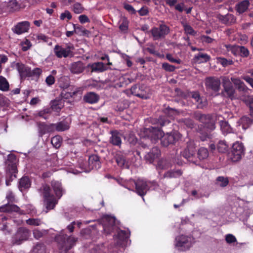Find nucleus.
Listing matches in <instances>:
<instances>
[{"mask_svg": "<svg viewBox=\"0 0 253 253\" xmlns=\"http://www.w3.org/2000/svg\"><path fill=\"white\" fill-rule=\"evenodd\" d=\"M101 222L104 233L107 235L112 231H116L117 235L114 236L115 245L112 247H108L107 244L97 245L93 248L94 253H118L117 250L119 247L123 248L130 235V232L120 230L117 228L115 223V218L108 215H104L101 219Z\"/></svg>", "mask_w": 253, "mask_h": 253, "instance_id": "nucleus-1", "label": "nucleus"}, {"mask_svg": "<svg viewBox=\"0 0 253 253\" xmlns=\"http://www.w3.org/2000/svg\"><path fill=\"white\" fill-rule=\"evenodd\" d=\"M143 131L144 135L143 137L150 138L154 140L161 139L162 144L164 146L174 143L181 137V134L177 131L164 134L161 129L153 127L145 128Z\"/></svg>", "mask_w": 253, "mask_h": 253, "instance_id": "nucleus-2", "label": "nucleus"}, {"mask_svg": "<svg viewBox=\"0 0 253 253\" xmlns=\"http://www.w3.org/2000/svg\"><path fill=\"white\" fill-rule=\"evenodd\" d=\"M194 242V239L192 236L180 235L175 238V246L178 250L185 251L189 249Z\"/></svg>", "mask_w": 253, "mask_h": 253, "instance_id": "nucleus-3", "label": "nucleus"}, {"mask_svg": "<svg viewBox=\"0 0 253 253\" xmlns=\"http://www.w3.org/2000/svg\"><path fill=\"white\" fill-rule=\"evenodd\" d=\"M222 81L223 90L221 92V94L225 97L228 98L231 100L235 99L237 98L235 90L231 82L229 77L223 76L221 77Z\"/></svg>", "mask_w": 253, "mask_h": 253, "instance_id": "nucleus-4", "label": "nucleus"}, {"mask_svg": "<svg viewBox=\"0 0 253 253\" xmlns=\"http://www.w3.org/2000/svg\"><path fill=\"white\" fill-rule=\"evenodd\" d=\"M66 235H59L56 237L55 240L59 244L60 250L67 252L74 246L77 239L74 237H69L66 239Z\"/></svg>", "mask_w": 253, "mask_h": 253, "instance_id": "nucleus-5", "label": "nucleus"}, {"mask_svg": "<svg viewBox=\"0 0 253 253\" xmlns=\"http://www.w3.org/2000/svg\"><path fill=\"white\" fill-rule=\"evenodd\" d=\"M170 30L168 26L164 24H160L158 27H153L150 31L153 40H159L164 39L169 33Z\"/></svg>", "mask_w": 253, "mask_h": 253, "instance_id": "nucleus-6", "label": "nucleus"}, {"mask_svg": "<svg viewBox=\"0 0 253 253\" xmlns=\"http://www.w3.org/2000/svg\"><path fill=\"white\" fill-rule=\"evenodd\" d=\"M43 196L44 197V202L46 205V207L48 210L53 209L57 201L54 198V196L50 193V187L47 185L42 186Z\"/></svg>", "mask_w": 253, "mask_h": 253, "instance_id": "nucleus-7", "label": "nucleus"}, {"mask_svg": "<svg viewBox=\"0 0 253 253\" xmlns=\"http://www.w3.org/2000/svg\"><path fill=\"white\" fill-rule=\"evenodd\" d=\"M245 153L243 144L239 141L234 143L232 145V155L231 159L233 162H237L241 160Z\"/></svg>", "mask_w": 253, "mask_h": 253, "instance_id": "nucleus-8", "label": "nucleus"}, {"mask_svg": "<svg viewBox=\"0 0 253 253\" xmlns=\"http://www.w3.org/2000/svg\"><path fill=\"white\" fill-rule=\"evenodd\" d=\"M221 80L215 77H210L205 79V86L208 90L217 92L220 89Z\"/></svg>", "mask_w": 253, "mask_h": 253, "instance_id": "nucleus-9", "label": "nucleus"}, {"mask_svg": "<svg viewBox=\"0 0 253 253\" xmlns=\"http://www.w3.org/2000/svg\"><path fill=\"white\" fill-rule=\"evenodd\" d=\"M131 182L135 186L136 193L141 196H143L149 190L150 185H152L151 182H147L144 179H138L136 181H132Z\"/></svg>", "mask_w": 253, "mask_h": 253, "instance_id": "nucleus-10", "label": "nucleus"}, {"mask_svg": "<svg viewBox=\"0 0 253 253\" xmlns=\"http://www.w3.org/2000/svg\"><path fill=\"white\" fill-rule=\"evenodd\" d=\"M74 48V46L72 44L67 45L65 48L56 45L54 48V52L58 58H66L72 55Z\"/></svg>", "mask_w": 253, "mask_h": 253, "instance_id": "nucleus-11", "label": "nucleus"}, {"mask_svg": "<svg viewBox=\"0 0 253 253\" xmlns=\"http://www.w3.org/2000/svg\"><path fill=\"white\" fill-rule=\"evenodd\" d=\"M30 235V232L29 230L25 228H20L13 237L12 242L14 244L19 245L22 241L27 240Z\"/></svg>", "mask_w": 253, "mask_h": 253, "instance_id": "nucleus-12", "label": "nucleus"}, {"mask_svg": "<svg viewBox=\"0 0 253 253\" xmlns=\"http://www.w3.org/2000/svg\"><path fill=\"white\" fill-rule=\"evenodd\" d=\"M70 91H63L61 94L63 97L68 99L70 98H75L76 97H81L84 90L83 87L70 86Z\"/></svg>", "mask_w": 253, "mask_h": 253, "instance_id": "nucleus-13", "label": "nucleus"}, {"mask_svg": "<svg viewBox=\"0 0 253 253\" xmlns=\"http://www.w3.org/2000/svg\"><path fill=\"white\" fill-rule=\"evenodd\" d=\"M131 93L142 99H147L150 98L149 89L141 86L138 88L136 85H133L130 89Z\"/></svg>", "mask_w": 253, "mask_h": 253, "instance_id": "nucleus-14", "label": "nucleus"}, {"mask_svg": "<svg viewBox=\"0 0 253 253\" xmlns=\"http://www.w3.org/2000/svg\"><path fill=\"white\" fill-rule=\"evenodd\" d=\"M30 27V23L27 21L18 22L11 29L12 32L17 35H21L28 32Z\"/></svg>", "mask_w": 253, "mask_h": 253, "instance_id": "nucleus-15", "label": "nucleus"}, {"mask_svg": "<svg viewBox=\"0 0 253 253\" xmlns=\"http://www.w3.org/2000/svg\"><path fill=\"white\" fill-rule=\"evenodd\" d=\"M239 207L237 208L238 213L242 217H247L253 212V211L249 209V203L242 200H238Z\"/></svg>", "mask_w": 253, "mask_h": 253, "instance_id": "nucleus-16", "label": "nucleus"}, {"mask_svg": "<svg viewBox=\"0 0 253 253\" xmlns=\"http://www.w3.org/2000/svg\"><path fill=\"white\" fill-rule=\"evenodd\" d=\"M118 165L123 168L128 169L129 168L128 162L126 160L125 157L121 152H117L114 156Z\"/></svg>", "mask_w": 253, "mask_h": 253, "instance_id": "nucleus-17", "label": "nucleus"}, {"mask_svg": "<svg viewBox=\"0 0 253 253\" xmlns=\"http://www.w3.org/2000/svg\"><path fill=\"white\" fill-rule=\"evenodd\" d=\"M38 130L41 136L43 134L54 131L55 130V125L54 124L46 125L45 124H39L38 125Z\"/></svg>", "mask_w": 253, "mask_h": 253, "instance_id": "nucleus-18", "label": "nucleus"}, {"mask_svg": "<svg viewBox=\"0 0 253 253\" xmlns=\"http://www.w3.org/2000/svg\"><path fill=\"white\" fill-rule=\"evenodd\" d=\"M88 67L91 69L92 72H103L109 69L107 65L103 63L98 62L88 65Z\"/></svg>", "mask_w": 253, "mask_h": 253, "instance_id": "nucleus-19", "label": "nucleus"}, {"mask_svg": "<svg viewBox=\"0 0 253 253\" xmlns=\"http://www.w3.org/2000/svg\"><path fill=\"white\" fill-rule=\"evenodd\" d=\"M99 157L95 155L90 156L88 158V169H98L100 168Z\"/></svg>", "mask_w": 253, "mask_h": 253, "instance_id": "nucleus-20", "label": "nucleus"}, {"mask_svg": "<svg viewBox=\"0 0 253 253\" xmlns=\"http://www.w3.org/2000/svg\"><path fill=\"white\" fill-rule=\"evenodd\" d=\"M7 6L10 7V8H14L13 10L14 11L18 10L19 9L18 3L16 1L11 0L8 3L4 1L0 3V13L5 11Z\"/></svg>", "mask_w": 253, "mask_h": 253, "instance_id": "nucleus-21", "label": "nucleus"}, {"mask_svg": "<svg viewBox=\"0 0 253 253\" xmlns=\"http://www.w3.org/2000/svg\"><path fill=\"white\" fill-rule=\"evenodd\" d=\"M220 119H222V117L221 116H218V120H219L220 129L222 133L224 135H226L228 133L232 132V128L231 127L228 123Z\"/></svg>", "mask_w": 253, "mask_h": 253, "instance_id": "nucleus-22", "label": "nucleus"}, {"mask_svg": "<svg viewBox=\"0 0 253 253\" xmlns=\"http://www.w3.org/2000/svg\"><path fill=\"white\" fill-rule=\"evenodd\" d=\"M160 154V151L157 147H154L152 150L146 154L145 156V159L149 163H152L154 160L157 158Z\"/></svg>", "mask_w": 253, "mask_h": 253, "instance_id": "nucleus-23", "label": "nucleus"}, {"mask_svg": "<svg viewBox=\"0 0 253 253\" xmlns=\"http://www.w3.org/2000/svg\"><path fill=\"white\" fill-rule=\"evenodd\" d=\"M0 211L4 212H18L19 214H24L25 212L21 211L19 208L15 205H11V204H6L4 206L1 207L0 208Z\"/></svg>", "mask_w": 253, "mask_h": 253, "instance_id": "nucleus-24", "label": "nucleus"}, {"mask_svg": "<svg viewBox=\"0 0 253 253\" xmlns=\"http://www.w3.org/2000/svg\"><path fill=\"white\" fill-rule=\"evenodd\" d=\"M112 136L110 138V142L114 145L120 146L122 144L121 134L117 131L111 132Z\"/></svg>", "mask_w": 253, "mask_h": 253, "instance_id": "nucleus-25", "label": "nucleus"}, {"mask_svg": "<svg viewBox=\"0 0 253 253\" xmlns=\"http://www.w3.org/2000/svg\"><path fill=\"white\" fill-rule=\"evenodd\" d=\"M51 185L56 196L58 199L60 198L64 193V190L62 187L61 183L59 181H53L51 182Z\"/></svg>", "mask_w": 253, "mask_h": 253, "instance_id": "nucleus-26", "label": "nucleus"}, {"mask_svg": "<svg viewBox=\"0 0 253 253\" xmlns=\"http://www.w3.org/2000/svg\"><path fill=\"white\" fill-rule=\"evenodd\" d=\"M99 99L98 95L93 92H89L85 94L84 96V100L90 104L96 103Z\"/></svg>", "mask_w": 253, "mask_h": 253, "instance_id": "nucleus-27", "label": "nucleus"}, {"mask_svg": "<svg viewBox=\"0 0 253 253\" xmlns=\"http://www.w3.org/2000/svg\"><path fill=\"white\" fill-rule=\"evenodd\" d=\"M195 147L193 145L189 144L187 148L182 152V156L190 162H193L191 158L195 154Z\"/></svg>", "mask_w": 253, "mask_h": 253, "instance_id": "nucleus-28", "label": "nucleus"}, {"mask_svg": "<svg viewBox=\"0 0 253 253\" xmlns=\"http://www.w3.org/2000/svg\"><path fill=\"white\" fill-rule=\"evenodd\" d=\"M84 70V66L82 62L79 61L72 63L70 67V71L74 74L82 73Z\"/></svg>", "mask_w": 253, "mask_h": 253, "instance_id": "nucleus-29", "label": "nucleus"}, {"mask_svg": "<svg viewBox=\"0 0 253 253\" xmlns=\"http://www.w3.org/2000/svg\"><path fill=\"white\" fill-rule=\"evenodd\" d=\"M30 186L31 181L28 177L24 176L20 179L18 187L21 191L30 188Z\"/></svg>", "mask_w": 253, "mask_h": 253, "instance_id": "nucleus-30", "label": "nucleus"}, {"mask_svg": "<svg viewBox=\"0 0 253 253\" xmlns=\"http://www.w3.org/2000/svg\"><path fill=\"white\" fill-rule=\"evenodd\" d=\"M55 125V130L58 131H63L68 130L70 127V122L67 121H63L57 124H54Z\"/></svg>", "mask_w": 253, "mask_h": 253, "instance_id": "nucleus-31", "label": "nucleus"}, {"mask_svg": "<svg viewBox=\"0 0 253 253\" xmlns=\"http://www.w3.org/2000/svg\"><path fill=\"white\" fill-rule=\"evenodd\" d=\"M17 68L22 78H24L25 76H30V69L29 68L26 67L22 64L18 63Z\"/></svg>", "mask_w": 253, "mask_h": 253, "instance_id": "nucleus-32", "label": "nucleus"}, {"mask_svg": "<svg viewBox=\"0 0 253 253\" xmlns=\"http://www.w3.org/2000/svg\"><path fill=\"white\" fill-rule=\"evenodd\" d=\"M250 5L249 0H244L238 3L236 6L237 11L239 13L244 12L248 8Z\"/></svg>", "mask_w": 253, "mask_h": 253, "instance_id": "nucleus-33", "label": "nucleus"}, {"mask_svg": "<svg viewBox=\"0 0 253 253\" xmlns=\"http://www.w3.org/2000/svg\"><path fill=\"white\" fill-rule=\"evenodd\" d=\"M210 57L207 54L199 53L194 57V60L195 62L200 64L206 62L210 60Z\"/></svg>", "mask_w": 253, "mask_h": 253, "instance_id": "nucleus-34", "label": "nucleus"}, {"mask_svg": "<svg viewBox=\"0 0 253 253\" xmlns=\"http://www.w3.org/2000/svg\"><path fill=\"white\" fill-rule=\"evenodd\" d=\"M119 29L123 33L128 31L129 21L126 17H122L119 21Z\"/></svg>", "mask_w": 253, "mask_h": 253, "instance_id": "nucleus-35", "label": "nucleus"}, {"mask_svg": "<svg viewBox=\"0 0 253 253\" xmlns=\"http://www.w3.org/2000/svg\"><path fill=\"white\" fill-rule=\"evenodd\" d=\"M223 47H225L228 52H231L234 55L239 54L240 46L225 44L223 45Z\"/></svg>", "mask_w": 253, "mask_h": 253, "instance_id": "nucleus-36", "label": "nucleus"}, {"mask_svg": "<svg viewBox=\"0 0 253 253\" xmlns=\"http://www.w3.org/2000/svg\"><path fill=\"white\" fill-rule=\"evenodd\" d=\"M32 39L35 42H40L41 41L47 42L49 40V38L47 36L42 34H33L32 36Z\"/></svg>", "mask_w": 253, "mask_h": 253, "instance_id": "nucleus-37", "label": "nucleus"}, {"mask_svg": "<svg viewBox=\"0 0 253 253\" xmlns=\"http://www.w3.org/2000/svg\"><path fill=\"white\" fill-rule=\"evenodd\" d=\"M9 87V83L6 78L1 76H0V90L6 91L8 90Z\"/></svg>", "mask_w": 253, "mask_h": 253, "instance_id": "nucleus-38", "label": "nucleus"}, {"mask_svg": "<svg viewBox=\"0 0 253 253\" xmlns=\"http://www.w3.org/2000/svg\"><path fill=\"white\" fill-rule=\"evenodd\" d=\"M16 167L15 164H12L11 165H8L6 173L7 175L10 176L11 178H12V177H16L15 173H16Z\"/></svg>", "mask_w": 253, "mask_h": 253, "instance_id": "nucleus-39", "label": "nucleus"}, {"mask_svg": "<svg viewBox=\"0 0 253 253\" xmlns=\"http://www.w3.org/2000/svg\"><path fill=\"white\" fill-rule=\"evenodd\" d=\"M63 106V104L61 101L54 100L51 102V107L55 112H58Z\"/></svg>", "mask_w": 253, "mask_h": 253, "instance_id": "nucleus-40", "label": "nucleus"}, {"mask_svg": "<svg viewBox=\"0 0 253 253\" xmlns=\"http://www.w3.org/2000/svg\"><path fill=\"white\" fill-rule=\"evenodd\" d=\"M209 156V152L207 149L201 147L198 151V157L201 160L207 159Z\"/></svg>", "mask_w": 253, "mask_h": 253, "instance_id": "nucleus-41", "label": "nucleus"}, {"mask_svg": "<svg viewBox=\"0 0 253 253\" xmlns=\"http://www.w3.org/2000/svg\"><path fill=\"white\" fill-rule=\"evenodd\" d=\"M170 166V164L166 160H160L157 166V169H168Z\"/></svg>", "mask_w": 253, "mask_h": 253, "instance_id": "nucleus-42", "label": "nucleus"}, {"mask_svg": "<svg viewBox=\"0 0 253 253\" xmlns=\"http://www.w3.org/2000/svg\"><path fill=\"white\" fill-rule=\"evenodd\" d=\"M240 122L242 125L243 129H247L252 124L251 120L247 117H243L241 118Z\"/></svg>", "mask_w": 253, "mask_h": 253, "instance_id": "nucleus-43", "label": "nucleus"}, {"mask_svg": "<svg viewBox=\"0 0 253 253\" xmlns=\"http://www.w3.org/2000/svg\"><path fill=\"white\" fill-rule=\"evenodd\" d=\"M61 142V137L58 135L53 137L51 140V143L56 148H58L60 146Z\"/></svg>", "mask_w": 253, "mask_h": 253, "instance_id": "nucleus-44", "label": "nucleus"}, {"mask_svg": "<svg viewBox=\"0 0 253 253\" xmlns=\"http://www.w3.org/2000/svg\"><path fill=\"white\" fill-rule=\"evenodd\" d=\"M217 147L219 152L225 153L227 151L228 146L225 141H220L219 142Z\"/></svg>", "mask_w": 253, "mask_h": 253, "instance_id": "nucleus-45", "label": "nucleus"}, {"mask_svg": "<svg viewBox=\"0 0 253 253\" xmlns=\"http://www.w3.org/2000/svg\"><path fill=\"white\" fill-rule=\"evenodd\" d=\"M32 253H45V247L42 244H37L34 247Z\"/></svg>", "mask_w": 253, "mask_h": 253, "instance_id": "nucleus-46", "label": "nucleus"}, {"mask_svg": "<svg viewBox=\"0 0 253 253\" xmlns=\"http://www.w3.org/2000/svg\"><path fill=\"white\" fill-rule=\"evenodd\" d=\"M182 172L180 170H176L175 171H169L165 174V177H177L181 175Z\"/></svg>", "mask_w": 253, "mask_h": 253, "instance_id": "nucleus-47", "label": "nucleus"}, {"mask_svg": "<svg viewBox=\"0 0 253 253\" xmlns=\"http://www.w3.org/2000/svg\"><path fill=\"white\" fill-rule=\"evenodd\" d=\"M183 26L184 28L185 33L186 34H189V35H193V36L196 35V32L193 30L192 27L191 26H190V25H189L187 24H185V23H183Z\"/></svg>", "mask_w": 253, "mask_h": 253, "instance_id": "nucleus-48", "label": "nucleus"}, {"mask_svg": "<svg viewBox=\"0 0 253 253\" xmlns=\"http://www.w3.org/2000/svg\"><path fill=\"white\" fill-rule=\"evenodd\" d=\"M73 27L75 33L78 35H84L87 32L84 28L81 26H76L73 24Z\"/></svg>", "mask_w": 253, "mask_h": 253, "instance_id": "nucleus-49", "label": "nucleus"}, {"mask_svg": "<svg viewBox=\"0 0 253 253\" xmlns=\"http://www.w3.org/2000/svg\"><path fill=\"white\" fill-rule=\"evenodd\" d=\"M21 46L23 51H26L32 46L30 41L27 39H25L21 42Z\"/></svg>", "mask_w": 253, "mask_h": 253, "instance_id": "nucleus-50", "label": "nucleus"}, {"mask_svg": "<svg viewBox=\"0 0 253 253\" xmlns=\"http://www.w3.org/2000/svg\"><path fill=\"white\" fill-rule=\"evenodd\" d=\"M218 63L221 64L223 67H226L230 65H232L233 64V62L231 60H227L224 58H217Z\"/></svg>", "mask_w": 253, "mask_h": 253, "instance_id": "nucleus-51", "label": "nucleus"}, {"mask_svg": "<svg viewBox=\"0 0 253 253\" xmlns=\"http://www.w3.org/2000/svg\"><path fill=\"white\" fill-rule=\"evenodd\" d=\"M228 180L227 178L219 176L217 178V184L221 187H225L228 184Z\"/></svg>", "mask_w": 253, "mask_h": 253, "instance_id": "nucleus-52", "label": "nucleus"}, {"mask_svg": "<svg viewBox=\"0 0 253 253\" xmlns=\"http://www.w3.org/2000/svg\"><path fill=\"white\" fill-rule=\"evenodd\" d=\"M26 223L30 225L39 226L41 224V221L38 218H29L26 220Z\"/></svg>", "mask_w": 253, "mask_h": 253, "instance_id": "nucleus-53", "label": "nucleus"}, {"mask_svg": "<svg viewBox=\"0 0 253 253\" xmlns=\"http://www.w3.org/2000/svg\"><path fill=\"white\" fill-rule=\"evenodd\" d=\"M225 240L228 244L235 243L237 242L236 237L232 234H228L225 236Z\"/></svg>", "mask_w": 253, "mask_h": 253, "instance_id": "nucleus-54", "label": "nucleus"}, {"mask_svg": "<svg viewBox=\"0 0 253 253\" xmlns=\"http://www.w3.org/2000/svg\"><path fill=\"white\" fill-rule=\"evenodd\" d=\"M162 68L168 72H173L175 69L174 66L170 65L168 63H164L162 64Z\"/></svg>", "mask_w": 253, "mask_h": 253, "instance_id": "nucleus-55", "label": "nucleus"}, {"mask_svg": "<svg viewBox=\"0 0 253 253\" xmlns=\"http://www.w3.org/2000/svg\"><path fill=\"white\" fill-rule=\"evenodd\" d=\"M73 10L75 13L79 14L83 11V7L79 3H76L73 6Z\"/></svg>", "mask_w": 253, "mask_h": 253, "instance_id": "nucleus-56", "label": "nucleus"}, {"mask_svg": "<svg viewBox=\"0 0 253 253\" xmlns=\"http://www.w3.org/2000/svg\"><path fill=\"white\" fill-rule=\"evenodd\" d=\"M60 18L62 20H64L65 19L70 20L72 18V15L69 11L66 10L61 14Z\"/></svg>", "mask_w": 253, "mask_h": 253, "instance_id": "nucleus-57", "label": "nucleus"}, {"mask_svg": "<svg viewBox=\"0 0 253 253\" xmlns=\"http://www.w3.org/2000/svg\"><path fill=\"white\" fill-rule=\"evenodd\" d=\"M42 73V70L40 68H36L33 70H30V76H39Z\"/></svg>", "mask_w": 253, "mask_h": 253, "instance_id": "nucleus-58", "label": "nucleus"}, {"mask_svg": "<svg viewBox=\"0 0 253 253\" xmlns=\"http://www.w3.org/2000/svg\"><path fill=\"white\" fill-rule=\"evenodd\" d=\"M124 7L128 12L132 14H134L136 13V10L133 7V6L128 3H125L124 4Z\"/></svg>", "mask_w": 253, "mask_h": 253, "instance_id": "nucleus-59", "label": "nucleus"}, {"mask_svg": "<svg viewBox=\"0 0 253 253\" xmlns=\"http://www.w3.org/2000/svg\"><path fill=\"white\" fill-rule=\"evenodd\" d=\"M239 53H240L241 56H242L247 57L249 54V52L247 48H245L244 46H240Z\"/></svg>", "mask_w": 253, "mask_h": 253, "instance_id": "nucleus-60", "label": "nucleus"}, {"mask_svg": "<svg viewBox=\"0 0 253 253\" xmlns=\"http://www.w3.org/2000/svg\"><path fill=\"white\" fill-rule=\"evenodd\" d=\"M45 82L48 85H52L55 83V79L52 75H49L46 77Z\"/></svg>", "mask_w": 253, "mask_h": 253, "instance_id": "nucleus-61", "label": "nucleus"}, {"mask_svg": "<svg viewBox=\"0 0 253 253\" xmlns=\"http://www.w3.org/2000/svg\"><path fill=\"white\" fill-rule=\"evenodd\" d=\"M207 105V101L205 99H202L201 98V100L198 102L197 104V107L198 108H204L205 107H206Z\"/></svg>", "mask_w": 253, "mask_h": 253, "instance_id": "nucleus-62", "label": "nucleus"}, {"mask_svg": "<svg viewBox=\"0 0 253 253\" xmlns=\"http://www.w3.org/2000/svg\"><path fill=\"white\" fill-rule=\"evenodd\" d=\"M247 103L249 106L251 114L253 115V98L251 96L249 97Z\"/></svg>", "mask_w": 253, "mask_h": 253, "instance_id": "nucleus-63", "label": "nucleus"}, {"mask_svg": "<svg viewBox=\"0 0 253 253\" xmlns=\"http://www.w3.org/2000/svg\"><path fill=\"white\" fill-rule=\"evenodd\" d=\"M79 20L81 23H85L89 21V18L85 15H81L79 16Z\"/></svg>", "mask_w": 253, "mask_h": 253, "instance_id": "nucleus-64", "label": "nucleus"}]
</instances>
